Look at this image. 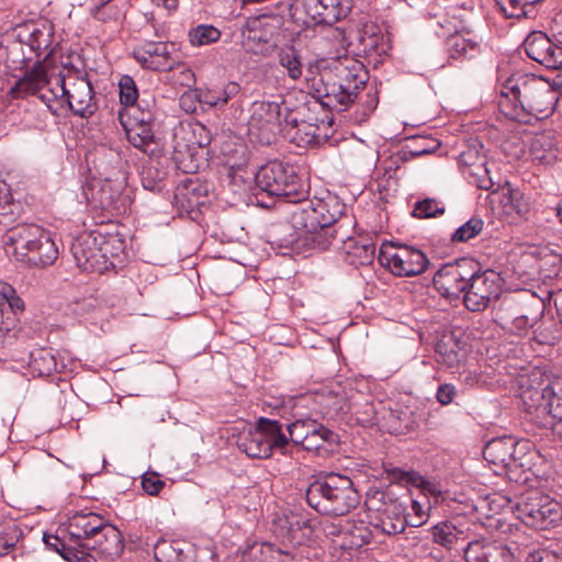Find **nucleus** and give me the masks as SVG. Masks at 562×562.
Here are the masks:
<instances>
[{
	"label": "nucleus",
	"instance_id": "obj_1",
	"mask_svg": "<svg viewBox=\"0 0 562 562\" xmlns=\"http://www.w3.org/2000/svg\"><path fill=\"white\" fill-rule=\"evenodd\" d=\"M346 205L336 195L290 204L285 222L276 228L281 247H307L326 250L335 243L333 224L341 217Z\"/></svg>",
	"mask_w": 562,
	"mask_h": 562
},
{
	"label": "nucleus",
	"instance_id": "obj_13",
	"mask_svg": "<svg viewBox=\"0 0 562 562\" xmlns=\"http://www.w3.org/2000/svg\"><path fill=\"white\" fill-rule=\"evenodd\" d=\"M461 550L467 562H520L524 557L516 543L508 544L491 538L469 541Z\"/></svg>",
	"mask_w": 562,
	"mask_h": 562
},
{
	"label": "nucleus",
	"instance_id": "obj_45",
	"mask_svg": "<svg viewBox=\"0 0 562 562\" xmlns=\"http://www.w3.org/2000/svg\"><path fill=\"white\" fill-rule=\"evenodd\" d=\"M99 238V246L101 247V252L103 260H108V258H116L121 254L124 252L125 241L119 235H110L102 234L97 232Z\"/></svg>",
	"mask_w": 562,
	"mask_h": 562
},
{
	"label": "nucleus",
	"instance_id": "obj_9",
	"mask_svg": "<svg viewBox=\"0 0 562 562\" xmlns=\"http://www.w3.org/2000/svg\"><path fill=\"white\" fill-rule=\"evenodd\" d=\"M282 104L274 101H255L250 108L247 134L251 142L270 145L276 142L282 127Z\"/></svg>",
	"mask_w": 562,
	"mask_h": 562
},
{
	"label": "nucleus",
	"instance_id": "obj_23",
	"mask_svg": "<svg viewBox=\"0 0 562 562\" xmlns=\"http://www.w3.org/2000/svg\"><path fill=\"white\" fill-rule=\"evenodd\" d=\"M306 529L312 530L311 520L300 513L290 512L273 519V532L283 542L301 544Z\"/></svg>",
	"mask_w": 562,
	"mask_h": 562
},
{
	"label": "nucleus",
	"instance_id": "obj_44",
	"mask_svg": "<svg viewBox=\"0 0 562 562\" xmlns=\"http://www.w3.org/2000/svg\"><path fill=\"white\" fill-rule=\"evenodd\" d=\"M31 366L40 375H50L60 370L55 356L46 349L37 350L31 355Z\"/></svg>",
	"mask_w": 562,
	"mask_h": 562
},
{
	"label": "nucleus",
	"instance_id": "obj_17",
	"mask_svg": "<svg viewBox=\"0 0 562 562\" xmlns=\"http://www.w3.org/2000/svg\"><path fill=\"white\" fill-rule=\"evenodd\" d=\"M82 547L81 562H98L99 558L114 561L122 554L124 542L121 531L115 526L104 522L95 536Z\"/></svg>",
	"mask_w": 562,
	"mask_h": 562
},
{
	"label": "nucleus",
	"instance_id": "obj_36",
	"mask_svg": "<svg viewBox=\"0 0 562 562\" xmlns=\"http://www.w3.org/2000/svg\"><path fill=\"white\" fill-rule=\"evenodd\" d=\"M66 532L67 533H64L63 536L44 535V542L48 548L59 553L66 561L81 562L83 555L80 554V549L77 544L72 543L75 541L70 537L69 532Z\"/></svg>",
	"mask_w": 562,
	"mask_h": 562
},
{
	"label": "nucleus",
	"instance_id": "obj_31",
	"mask_svg": "<svg viewBox=\"0 0 562 562\" xmlns=\"http://www.w3.org/2000/svg\"><path fill=\"white\" fill-rule=\"evenodd\" d=\"M57 258L58 247L53 240L50 233L43 228L35 247H33L24 262L34 267L44 268L53 265Z\"/></svg>",
	"mask_w": 562,
	"mask_h": 562
},
{
	"label": "nucleus",
	"instance_id": "obj_42",
	"mask_svg": "<svg viewBox=\"0 0 562 562\" xmlns=\"http://www.w3.org/2000/svg\"><path fill=\"white\" fill-rule=\"evenodd\" d=\"M278 61L286 70L290 79L299 80L303 75V64L300 54L293 47L282 48L278 54Z\"/></svg>",
	"mask_w": 562,
	"mask_h": 562
},
{
	"label": "nucleus",
	"instance_id": "obj_33",
	"mask_svg": "<svg viewBox=\"0 0 562 562\" xmlns=\"http://www.w3.org/2000/svg\"><path fill=\"white\" fill-rule=\"evenodd\" d=\"M551 396V382L543 387L529 386L521 391L520 398L524 409L537 418L547 415V404Z\"/></svg>",
	"mask_w": 562,
	"mask_h": 562
},
{
	"label": "nucleus",
	"instance_id": "obj_19",
	"mask_svg": "<svg viewBox=\"0 0 562 562\" xmlns=\"http://www.w3.org/2000/svg\"><path fill=\"white\" fill-rule=\"evenodd\" d=\"M48 91H55V83L53 85V79L49 77L46 66L42 61H36L14 82L9 93L13 99L36 95L42 100V97L47 94Z\"/></svg>",
	"mask_w": 562,
	"mask_h": 562
},
{
	"label": "nucleus",
	"instance_id": "obj_57",
	"mask_svg": "<svg viewBox=\"0 0 562 562\" xmlns=\"http://www.w3.org/2000/svg\"><path fill=\"white\" fill-rule=\"evenodd\" d=\"M486 157L477 148L469 147L462 151L459 156V164L462 167V171L470 167H474L480 161H485Z\"/></svg>",
	"mask_w": 562,
	"mask_h": 562
},
{
	"label": "nucleus",
	"instance_id": "obj_39",
	"mask_svg": "<svg viewBox=\"0 0 562 562\" xmlns=\"http://www.w3.org/2000/svg\"><path fill=\"white\" fill-rule=\"evenodd\" d=\"M431 533L436 543L449 550H458V546L463 544L467 539L464 531L458 529L454 525L448 521L434 526Z\"/></svg>",
	"mask_w": 562,
	"mask_h": 562
},
{
	"label": "nucleus",
	"instance_id": "obj_38",
	"mask_svg": "<svg viewBox=\"0 0 562 562\" xmlns=\"http://www.w3.org/2000/svg\"><path fill=\"white\" fill-rule=\"evenodd\" d=\"M507 213H515L520 218H527L531 210V203L528 196L519 189L513 188L508 182L503 187V200Z\"/></svg>",
	"mask_w": 562,
	"mask_h": 562
},
{
	"label": "nucleus",
	"instance_id": "obj_49",
	"mask_svg": "<svg viewBox=\"0 0 562 562\" xmlns=\"http://www.w3.org/2000/svg\"><path fill=\"white\" fill-rule=\"evenodd\" d=\"M547 415L562 423V380L551 382V396L547 404Z\"/></svg>",
	"mask_w": 562,
	"mask_h": 562
},
{
	"label": "nucleus",
	"instance_id": "obj_30",
	"mask_svg": "<svg viewBox=\"0 0 562 562\" xmlns=\"http://www.w3.org/2000/svg\"><path fill=\"white\" fill-rule=\"evenodd\" d=\"M257 424L241 431L236 440L237 448L252 459H267L271 456L269 442Z\"/></svg>",
	"mask_w": 562,
	"mask_h": 562
},
{
	"label": "nucleus",
	"instance_id": "obj_58",
	"mask_svg": "<svg viewBox=\"0 0 562 562\" xmlns=\"http://www.w3.org/2000/svg\"><path fill=\"white\" fill-rule=\"evenodd\" d=\"M449 49L451 57L458 58V57H465L469 56V50L467 48V38H464L461 35H454L449 38Z\"/></svg>",
	"mask_w": 562,
	"mask_h": 562
},
{
	"label": "nucleus",
	"instance_id": "obj_26",
	"mask_svg": "<svg viewBox=\"0 0 562 562\" xmlns=\"http://www.w3.org/2000/svg\"><path fill=\"white\" fill-rule=\"evenodd\" d=\"M437 362L448 369H460L468 357V345L453 333L443 334L436 344Z\"/></svg>",
	"mask_w": 562,
	"mask_h": 562
},
{
	"label": "nucleus",
	"instance_id": "obj_50",
	"mask_svg": "<svg viewBox=\"0 0 562 562\" xmlns=\"http://www.w3.org/2000/svg\"><path fill=\"white\" fill-rule=\"evenodd\" d=\"M13 207L10 190L0 181V225H8L13 221Z\"/></svg>",
	"mask_w": 562,
	"mask_h": 562
},
{
	"label": "nucleus",
	"instance_id": "obj_52",
	"mask_svg": "<svg viewBox=\"0 0 562 562\" xmlns=\"http://www.w3.org/2000/svg\"><path fill=\"white\" fill-rule=\"evenodd\" d=\"M353 415L357 423L363 427H369L376 423V413L372 403L367 402L361 406H355Z\"/></svg>",
	"mask_w": 562,
	"mask_h": 562
},
{
	"label": "nucleus",
	"instance_id": "obj_6",
	"mask_svg": "<svg viewBox=\"0 0 562 562\" xmlns=\"http://www.w3.org/2000/svg\"><path fill=\"white\" fill-rule=\"evenodd\" d=\"M255 182L262 192L282 199L284 212L290 204L311 201L306 198L302 179L289 164L276 160L261 166L256 173Z\"/></svg>",
	"mask_w": 562,
	"mask_h": 562
},
{
	"label": "nucleus",
	"instance_id": "obj_22",
	"mask_svg": "<svg viewBox=\"0 0 562 562\" xmlns=\"http://www.w3.org/2000/svg\"><path fill=\"white\" fill-rule=\"evenodd\" d=\"M382 502L379 522L375 528H381L385 535H396L405 530L407 525L406 506L398 498H393L389 493H380Z\"/></svg>",
	"mask_w": 562,
	"mask_h": 562
},
{
	"label": "nucleus",
	"instance_id": "obj_16",
	"mask_svg": "<svg viewBox=\"0 0 562 562\" xmlns=\"http://www.w3.org/2000/svg\"><path fill=\"white\" fill-rule=\"evenodd\" d=\"M501 292L499 278L493 270L479 272L473 268V277L469 278L463 294V303L469 311L481 312L487 308Z\"/></svg>",
	"mask_w": 562,
	"mask_h": 562
},
{
	"label": "nucleus",
	"instance_id": "obj_47",
	"mask_svg": "<svg viewBox=\"0 0 562 562\" xmlns=\"http://www.w3.org/2000/svg\"><path fill=\"white\" fill-rule=\"evenodd\" d=\"M315 420L313 419H297L286 425V432L289 442L291 441L295 446H304L307 436L311 434L310 430L313 427Z\"/></svg>",
	"mask_w": 562,
	"mask_h": 562
},
{
	"label": "nucleus",
	"instance_id": "obj_40",
	"mask_svg": "<svg viewBox=\"0 0 562 562\" xmlns=\"http://www.w3.org/2000/svg\"><path fill=\"white\" fill-rule=\"evenodd\" d=\"M557 143L551 133L537 134L530 144V154L533 160L540 164H550L555 158Z\"/></svg>",
	"mask_w": 562,
	"mask_h": 562
},
{
	"label": "nucleus",
	"instance_id": "obj_29",
	"mask_svg": "<svg viewBox=\"0 0 562 562\" xmlns=\"http://www.w3.org/2000/svg\"><path fill=\"white\" fill-rule=\"evenodd\" d=\"M125 196L122 195V186L110 180L102 182L97 191L92 192V202L110 216L119 215L126 211Z\"/></svg>",
	"mask_w": 562,
	"mask_h": 562
},
{
	"label": "nucleus",
	"instance_id": "obj_12",
	"mask_svg": "<svg viewBox=\"0 0 562 562\" xmlns=\"http://www.w3.org/2000/svg\"><path fill=\"white\" fill-rule=\"evenodd\" d=\"M279 29L280 21L277 16L249 18L243 29L241 44L249 53L267 56L277 46L276 36Z\"/></svg>",
	"mask_w": 562,
	"mask_h": 562
},
{
	"label": "nucleus",
	"instance_id": "obj_34",
	"mask_svg": "<svg viewBox=\"0 0 562 562\" xmlns=\"http://www.w3.org/2000/svg\"><path fill=\"white\" fill-rule=\"evenodd\" d=\"M338 533L344 537V546L349 548H361L368 544L372 538V531L361 519L344 521L339 525Z\"/></svg>",
	"mask_w": 562,
	"mask_h": 562
},
{
	"label": "nucleus",
	"instance_id": "obj_37",
	"mask_svg": "<svg viewBox=\"0 0 562 562\" xmlns=\"http://www.w3.org/2000/svg\"><path fill=\"white\" fill-rule=\"evenodd\" d=\"M258 425L260 429H262L263 435H266V440L269 442L270 453H272L273 449L286 453L289 438L286 432L282 429V424L277 419L260 417Z\"/></svg>",
	"mask_w": 562,
	"mask_h": 562
},
{
	"label": "nucleus",
	"instance_id": "obj_15",
	"mask_svg": "<svg viewBox=\"0 0 562 562\" xmlns=\"http://www.w3.org/2000/svg\"><path fill=\"white\" fill-rule=\"evenodd\" d=\"M173 46V43L144 40L134 46L132 56L143 69L171 71L182 65L171 53Z\"/></svg>",
	"mask_w": 562,
	"mask_h": 562
},
{
	"label": "nucleus",
	"instance_id": "obj_21",
	"mask_svg": "<svg viewBox=\"0 0 562 562\" xmlns=\"http://www.w3.org/2000/svg\"><path fill=\"white\" fill-rule=\"evenodd\" d=\"M97 232L81 235L71 246L77 266L88 272L102 271L106 268Z\"/></svg>",
	"mask_w": 562,
	"mask_h": 562
},
{
	"label": "nucleus",
	"instance_id": "obj_59",
	"mask_svg": "<svg viewBox=\"0 0 562 562\" xmlns=\"http://www.w3.org/2000/svg\"><path fill=\"white\" fill-rule=\"evenodd\" d=\"M457 395V389L453 384L443 383L439 385L436 397L441 405H449Z\"/></svg>",
	"mask_w": 562,
	"mask_h": 562
},
{
	"label": "nucleus",
	"instance_id": "obj_10",
	"mask_svg": "<svg viewBox=\"0 0 562 562\" xmlns=\"http://www.w3.org/2000/svg\"><path fill=\"white\" fill-rule=\"evenodd\" d=\"M378 260L397 277H413L425 272L428 267L426 255L408 245L384 243L380 247Z\"/></svg>",
	"mask_w": 562,
	"mask_h": 562
},
{
	"label": "nucleus",
	"instance_id": "obj_7",
	"mask_svg": "<svg viewBox=\"0 0 562 562\" xmlns=\"http://www.w3.org/2000/svg\"><path fill=\"white\" fill-rule=\"evenodd\" d=\"M516 517L526 526L547 529L562 518V506L559 502L538 490L521 494L515 505Z\"/></svg>",
	"mask_w": 562,
	"mask_h": 562
},
{
	"label": "nucleus",
	"instance_id": "obj_4",
	"mask_svg": "<svg viewBox=\"0 0 562 562\" xmlns=\"http://www.w3.org/2000/svg\"><path fill=\"white\" fill-rule=\"evenodd\" d=\"M305 498L317 513L328 516H345L360 503V494L353 482L336 473L312 482L306 488Z\"/></svg>",
	"mask_w": 562,
	"mask_h": 562
},
{
	"label": "nucleus",
	"instance_id": "obj_20",
	"mask_svg": "<svg viewBox=\"0 0 562 562\" xmlns=\"http://www.w3.org/2000/svg\"><path fill=\"white\" fill-rule=\"evenodd\" d=\"M43 227L36 224L22 223L9 228L2 237L5 254L18 261L30 256L42 234Z\"/></svg>",
	"mask_w": 562,
	"mask_h": 562
},
{
	"label": "nucleus",
	"instance_id": "obj_28",
	"mask_svg": "<svg viewBox=\"0 0 562 562\" xmlns=\"http://www.w3.org/2000/svg\"><path fill=\"white\" fill-rule=\"evenodd\" d=\"M310 74H312L310 71ZM330 63L318 70L316 75L306 77V86L311 94L327 106H338V94L334 82Z\"/></svg>",
	"mask_w": 562,
	"mask_h": 562
},
{
	"label": "nucleus",
	"instance_id": "obj_63",
	"mask_svg": "<svg viewBox=\"0 0 562 562\" xmlns=\"http://www.w3.org/2000/svg\"><path fill=\"white\" fill-rule=\"evenodd\" d=\"M490 172L491 171L488 169V170H486L485 173L477 175V177H475L473 180H471V182L474 183L481 190H485V191L492 190L493 192H495L496 190H494V181L491 178Z\"/></svg>",
	"mask_w": 562,
	"mask_h": 562
},
{
	"label": "nucleus",
	"instance_id": "obj_60",
	"mask_svg": "<svg viewBox=\"0 0 562 562\" xmlns=\"http://www.w3.org/2000/svg\"><path fill=\"white\" fill-rule=\"evenodd\" d=\"M358 40L360 43V52L364 54H370L371 52L375 50L380 41V36L372 34V35H366V34H359Z\"/></svg>",
	"mask_w": 562,
	"mask_h": 562
},
{
	"label": "nucleus",
	"instance_id": "obj_11",
	"mask_svg": "<svg viewBox=\"0 0 562 562\" xmlns=\"http://www.w3.org/2000/svg\"><path fill=\"white\" fill-rule=\"evenodd\" d=\"M120 122L125 131L127 140L145 154H153L157 146L153 131L154 113L150 103L146 109L131 108L127 113H119Z\"/></svg>",
	"mask_w": 562,
	"mask_h": 562
},
{
	"label": "nucleus",
	"instance_id": "obj_27",
	"mask_svg": "<svg viewBox=\"0 0 562 562\" xmlns=\"http://www.w3.org/2000/svg\"><path fill=\"white\" fill-rule=\"evenodd\" d=\"M104 522V519L94 513H77L69 518L66 531L69 532L75 541L74 543L77 544L81 551L83 549L82 544L89 542Z\"/></svg>",
	"mask_w": 562,
	"mask_h": 562
},
{
	"label": "nucleus",
	"instance_id": "obj_46",
	"mask_svg": "<svg viewBox=\"0 0 562 562\" xmlns=\"http://www.w3.org/2000/svg\"><path fill=\"white\" fill-rule=\"evenodd\" d=\"M484 227V222L479 217H472L462 224L451 236L452 243H465L476 237Z\"/></svg>",
	"mask_w": 562,
	"mask_h": 562
},
{
	"label": "nucleus",
	"instance_id": "obj_18",
	"mask_svg": "<svg viewBox=\"0 0 562 562\" xmlns=\"http://www.w3.org/2000/svg\"><path fill=\"white\" fill-rule=\"evenodd\" d=\"M351 0H296L295 10L302 12L305 23L331 25L348 15Z\"/></svg>",
	"mask_w": 562,
	"mask_h": 562
},
{
	"label": "nucleus",
	"instance_id": "obj_41",
	"mask_svg": "<svg viewBox=\"0 0 562 562\" xmlns=\"http://www.w3.org/2000/svg\"><path fill=\"white\" fill-rule=\"evenodd\" d=\"M119 92H120V102L124 106V112L131 108H138L139 111L146 109V100L138 101V89L135 80L130 75H123L119 80Z\"/></svg>",
	"mask_w": 562,
	"mask_h": 562
},
{
	"label": "nucleus",
	"instance_id": "obj_64",
	"mask_svg": "<svg viewBox=\"0 0 562 562\" xmlns=\"http://www.w3.org/2000/svg\"><path fill=\"white\" fill-rule=\"evenodd\" d=\"M344 225L339 223V220L336 221V223L333 224V229L335 231V241L342 243L344 246L348 244L350 239H353L350 237L347 231H342Z\"/></svg>",
	"mask_w": 562,
	"mask_h": 562
},
{
	"label": "nucleus",
	"instance_id": "obj_43",
	"mask_svg": "<svg viewBox=\"0 0 562 562\" xmlns=\"http://www.w3.org/2000/svg\"><path fill=\"white\" fill-rule=\"evenodd\" d=\"M222 32L211 24H200L189 31L188 37L192 46L200 47L216 43Z\"/></svg>",
	"mask_w": 562,
	"mask_h": 562
},
{
	"label": "nucleus",
	"instance_id": "obj_8",
	"mask_svg": "<svg viewBox=\"0 0 562 562\" xmlns=\"http://www.w3.org/2000/svg\"><path fill=\"white\" fill-rule=\"evenodd\" d=\"M334 82L338 94L339 111H345L363 89L369 75L364 65L355 58H339L330 61Z\"/></svg>",
	"mask_w": 562,
	"mask_h": 562
},
{
	"label": "nucleus",
	"instance_id": "obj_14",
	"mask_svg": "<svg viewBox=\"0 0 562 562\" xmlns=\"http://www.w3.org/2000/svg\"><path fill=\"white\" fill-rule=\"evenodd\" d=\"M473 268H476V262L468 258L446 263L435 273L434 286L447 299H459L464 294L469 278L473 277Z\"/></svg>",
	"mask_w": 562,
	"mask_h": 562
},
{
	"label": "nucleus",
	"instance_id": "obj_32",
	"mask_svg": "<svg viewBox=\"0 0 562 562\" xmlns=\"http://www.w3.org/2000/svg\"><path fill=\"white\" fill-rule=\"evenodd\" d=\"M345 261L351 266L371 265L375 257V244L369 237L350 239L344 246Z\"/></svg>",
	"mask_w": 562,
	"mask_h": 562
},
{
	"label": "nucleus",
	"instance_id": "obj_61",
	"mask_svg": "<svg viewBox=\"0 0 562 562\" xmlns=\"http://www.w3.org/2000/svg\"><path fill=\"white\" fill-rule=\"evenodd\" d=\"M198 98H199V101L203 104H206L211 108H220L221 109V102L218 100L217 89L201 90L198 93Z\"/></svg>",
	"mask_w": 562,
	"mask_h": 562
},
{
	"label": "nucleus",
	"instance_id": "obj_53",
	"mask_svg": "<svg viewBox=\"0 0 562 562\" xmlns=\"http://www.w3.org/2000/svg\"><path fill=\"white\" fill-rule=\"evenodd\" d=\"M384 471L387 474V479L392 482L417 484L420 480V476L416 472L404 471L395 467L389 468L384 465Z\"/></svg>",
	"mask_w": 562,
	"mask_h": 562
},
{
	"label": "nucleus",
	"instance_id": "obj_35",
	"mask_svg": "<svg viewBox=\"0 0 562 562\" xmlns=\"http://www.w3.org/2000/svg\"><path fill=\"white\" fill-rule=\"evenodd\" d=\"M303 446L307 451H315L319 454L322 450L328 451L339 443L338 434L316 420Z\"/></svg>",
	"mask_w": 562,
	"mask_h": 562
},
{
	"label": "nucleus",
	"instance_id": "obj_24",
	"mask_svg": "<svg viewBox=\"0 0 562 562\" xmlns=\"http://www.w3.org/2000/svg\"><path fill=\"white\" fill-rule=\"evenodd\" d=\"M283 123L285 136L299 147L318 143V126L302 120L299 111L285 108Z\"/></svg>",
	"mask_w": 562,
	"mask_h": 562
},
{
	"label": "nucleus",
	"instance_id": "obj_51",
	"mask_svg": "<svg viewBox=\"0 0 562 562\" xmlns=\"http://www.w3.org/2000/svg\"><path fill=\"white\" fill-rule=\"evenodd\" d=\"M524 557L520 562H560L559 557L544 549L521 548Z\"/></svg>",
	"mask_w": 562,
	"mask_h": 562
},
{
	"label": "nucleus",
	"instance_id": "obj_5",
	"mask_svg": "<svg viewBox=\"0 0 562 562\" xmlns=\"http://www.w3.org/2000/svg\"><path fill=\"white\" fill-rule=\"evenodd\" d=\"M533 453L528 440L517 441L512 437L494 438L483 449L484 459L498 468L495 470L513 482H526L527 470L533 464Z\"/></svg>",
	"mask_w": 562,
	"mask_h": 562
},
{
	"label": "nucleus",
	"instance_id": "obj_55",
	"mask_svg": "<svg viewBox=\"0 0 562 562\" xmlns=\"http://www.w3.org/2000/svg\"><path fill=\"white\" fill-rule=\"evenodd\" d=\"M522 308L520 307L514 314L513 319V329L517 335H524L528 331L529 328L533 326L537 321V315L529 316L528 314L522 313Z\"/></svg>",
	"mask_w": 562,
	"mask_h": 562
},
{
	"label": "nucleus",
	"instance_id": "obj_25",
	"mask_svg": "<svg viewBox=\"0 0 562 562\" xmlns=\"http://www.w3.org/2000/svg\"><path fill=\"white\" fill-rule=\"evenodd\" d=\"M206 192V187L198 178H188L176 187L175 206L180 214L190 215L199 205L204 203Z\"/></svg>",
	"mask_w": 562,
	"mask_h": 562
},
{
	"label": "nucleus",
	"instance_id": "obj_3",
	"mask_svg": "<svg viewBox=\"0 0 562 562\" xmlns=\"http://www.w3.org/2000/svg\"><path fill=\"white\" fill-rule=\"evenodd\" d=\"M42 102L56 116L60 114L65 105L75 115L85 119L92 116L98 110L95 93L90 80L86 74L74 67L65 68V71L59 74L55 79V91L44 94Z\"/></svg>",
	"mask_w": 562,
	"mask_h": 562
},
{
	"label": "nucleus",
	"instance_id": "obj_62",
	"mask_svg": "<svg viewBox=\"0 0 562 562\" xmlns=\"http://www.w3.org/2000/svg\"><path fill=\"white\" fill-rule=\"evenodd\" d=\"M158 175V170L154 168H145L142 173V183L146 190L154 191L159 188V183L154 179Z\"/></svg>",
	"mask_w": 562,
	"mask_h": 562
},
{
	"label": "nucleus",
	"instance_id": "obj_56",
	"mask_svg": "<svg viewBox=\"0 0 562 562\" xmlns=\"http://www.w3.org/2000/svg\"><path fill=\"white\" fill-rule=\"evenodd\" d=\"M221 109L229 101L235 100L241 94V87L236 81H228L222 88L217 89Z\"/></svg>",
	"mask_w": 562,
	"mask_h": 562
},
{
	"label": "nucleus",
	"instance_id": "obj_2",
	"mask_svg": "<svg viewBox=\"0 0 562 562\" xmlns=\"http://www.w3.org/2000/svg\"><path fill=\"white\" fill-rule=\"evenodd\" d=\"M559 92L551 83L533 74H516L502 86L498 108L512 120L530 124L551 116Z\"/></svg>",
	"mask_w": 562,
	"mask_h": 562
},
{
	"label": "nucleus",
	"instance_id": "obj_48",
	"mask_svg": "<svg viewBox=\"0 0 562 562\" xmlns=\"http://www.w3.org/2000/svg\"><path fill=\"white\" fill-rule=\"evenodd\" d=\"M445 213V206L435 199H424L415 203L412 215L417 218H431Z\"/></svg>",
	"mask_w": 562,
	"mask_h": 562
},
{
	"label": "nucleus",
	"instance_id": "obj_54",
	"mask_svg": "<svg viewBox=\"0 0 562 562\" xmlns=\"http://www.w3.org/2000/svg\"><path fill=\"white\" fill-rule=\"evenodd\" d=\"M166 483L156 472H147L142 476V487L150 496H157Z\"/></svg>",
	"mask_w": 562,
	"mask_h": 562
}]
</instances>
